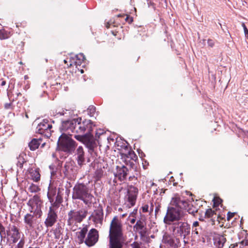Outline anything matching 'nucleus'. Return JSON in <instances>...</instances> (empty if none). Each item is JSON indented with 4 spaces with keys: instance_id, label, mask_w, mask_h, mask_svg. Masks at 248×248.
I'll use <instances>...</instances> for the list:
<instances>
[{
    "instance_id": "nucleus-7",
    "label": "nucleus",
    "mask_w": 248,
    "mask_h": 248,
    "mask_svg": "<svg viewBox=\"0 0 248 248\" xmlns=\"http://www.w3.org/2000/svg\"><path fill=\"white\" fill-rule=\"evenodd\" d=\"M170 204L178 206L180 208L186 210L187 212L193 216L198 212L196 208L193 206L190 202L185 199L184 197H180L178 194H175L172 198Z\"/></svg>"
},
{
    "instance_id": "nucleus-34",
    "label": "nucleus",
    "mask_w": 248,
    "mask_h": 248,
    "mask_svg": "<svg viewBox=\"0 0 248 248\" xmlns=\"http://www.w3.org/2000/svg\"><path fill=\"white\" fill-rule=\"evenodd\" d=\"M25 238L23 236L19 241V242L15 246L13 247L12 248H23L24 246L25 245Z\"/></svg>"
},
{
    "instance_id": "nucleus-8",
    "label": "nucleus",
    "mask_w": 248,
    "mask_h": 248,
    "mask_svg": "<svg viewBox=\"0 0 248 248\" xmlns=\"http://www.w3.org/2000/svg\"><path fill=\"white\" fill-rule=\"evenodd\" d=\"M60 150L65 152H70L75 149L76 142L66 134L63 133L59 137L57 142Z\"/></svg>"
},
{
    "instance_id": "nucleus-59",
    "label": "nucleus",
    "mask_w": 248,
    "mask_h": 248,
    "mask_svg": "<svg viewBox=\"0 0 248 248\" xmlns=\"http://www.w3.org/2000/svg\"><path fill=\"white\" fill-rule=\"evenodd\" d=\"M151 212H152L153 211V205H152L150 208Z\"/></svg>"
},
{
    "instance_id": "nucleus-9",
    "label": "nucleus",
    "mask_w": 248,
    "mask_h": 248,
    "mask_svg": "<svg viewBox=\"0 0 248 248\" xmlns=\"http://www.w3.org/2000/svg\"><path fill=\"white\" fill-rule=\"evenodd\" d=\"M42 202L40 197L37 195L30 199L27 202V205L30 207L29 209L30 212L32 213L35 216H38V217H41L42 215Z\"/></svg>"
},
{
    "instance_id": "nucleus-33",
    "label": "nucleus",
    "mask_w": 248,
    "mask_h": 248,
    "mask_svg": "<svg viewBox=\"0 0 248 248\" xmlns=\"http://www.w3.org/2000/svg\"><path fill=\"white\" fill-rule=\"evenodd\" d=\"M54 234L55 235V238L56 239H59L62 234L61 228L60 227H58L53 230Z\"/></svg>"
},
{
    "instance_id": "nucleus-22",
    "label": "nucleus",
    "mask_w": 248,
    "mask_h": 248,
    "mask_svg": "<svg viewBox=\"0 0 248 248\" xmlns=\"http://www.w3.org/2000/svg\"><path fill=\"white\" fill-rule=\"evenodd\" d=\"M88 231V227L87 225L83 226V228L80 229L79 231L76 232L78 242L79 243H82L85 241V238L87 232Z\"/></svg>"
},
{
    "instance_id": "nucleus-32",
    "label": "nucleus",
    "mask_w": 248,
    "mask_h": 248,
    "mask_svg": "<svg viewBox=\"0 0 248 248\" xmlns=\"http://www.w3.org/2000/svg\"><path fill=\"white\" fill-rule=\"evenodd\" d=\"M39 187L36 185L31 184L28 188V190L31 193H35L39 191Z\"/></svg>"
},
{
    "instance_id": "nucleus-63",
    "label": "nucleus",
    "mask_w": 248,
    "mask_h": 248,
    "mask_svg": "<svg viewBox=\"0 0 248 248\" xmlns=\"http://www.w3.org/2000/svg\"><path fill=\"white\" fill-rule=\"evenodd\" d=\"M81 73H83V70H81Z\"/></svg>"
},
{
    "instance_id": "nucleus-31",
    "label": "nucleus",
    "mask_w": 248,
    "mask_h": 248,
    "mask_svg": "<svg viewBox=\"0 0 248 248\" xmlns=\"http://www.w3.org/2000/svg\"><path fill=\"white\" fill-rule=\"evenodd\" d=\"M82 62L83 61H80L79 60H77L75 58H72L70 59V65H75L76 66L78 65L80 66L82 64Z\"/></svg>"
},
{
    "instance_id": "nucleus-49",
    "label": "nucleus",
    "mask_w": 248,
    "mask_h": 248,
    "mask_svg": "<svg viewBox=\"0 0 248 248\" xmlns=\"http://www.w3.org/2000/svg\"><path fill=\"white\" fill-rule=\"evenodd\" d=\"M11 106V103H6L4 105V107L6 109H9L10 108Z\"/></svg>"
},
{
    "instance_id": "nucleus-29",
    "label": "nucleus",
    "mask_w": 248,
    "mask_h": 248,
    "mask_svg": "<svg viewBox=\"0 0 248 248\" xmlns=\"http://www.w3.org/2000/svg\"><path fill=\"white\" fill-rule=\"evenodd\" d=\"M192 233L194 237L200 238V235L202 233V229L201 227L195 228L192 229Z\"/></svg>"
},
{
    "instance_id": "nucleus-6",
    "label": "nucleus",
    "mask_w": 248,
    "mask_h": 248,
    "mask_svg": "<svg viewBox=\"0 0 248 248\" xmlns=\"http://www.w3.org/2000/svg\"><path fill=\"white\" fill-rule=\"evenodd\" d=\"M73 134L78 135H84L92 133L95 125L90 120H85L81 122V118L75 119Z\"/></svg>"
},
{
    "instance_id": "nucleus-26",
    "label": "nucleus",
    "mask_w": 248,
    "mask_h": 248,
    "mask_svg": "<svg viewBox=\"0 0 248 248\" xmlns=\"http://www.w3.org/2000/svg\"><path fill=\"white\" fill-rule=\"evenodd\" d=\"M31 178L34 182H38L40 180V174L38 169H31L30 170Z\"/></svg>"
},
{
    "instance_id": "nucleus-40",
    "label": "nucleus",
    "mask_w": 248,
    "mask_h": 248,
    "mask_svg": "<svg viewBox=\"0 0 248 248\" xmlns=\"http://www.w3.org/2000/svg\"><path fill=\"white\" fill-rule=\"evenodd\" d=\"M95 135L96 137H98V138H100V136L104 137V138H106L105 134L104 133L103 130L101 129L97 130L96 132ZM106 139L108 140V137H107Z\"/></svg>"
},
{
    "instance_id": "nucleus-50",
    "label": "nucleus",
    "mask_w": 248,
    "mask_h": 248,
    "mask_svg": "<svg viewBox=\"0 0 248 248\" xmlns=\"http://www.w3.org/2000/svg\"><path fill=\"white\" fill-rule=\"evenodd\" d=\"M244 31L245 35L247 39H248V29H246L244 30Z\"/></svg>"
},
{
    "instance_id": "nucleus-45",
    "label": "nucleus",
    "mask_w": 248,
    "mask_h": 248,
    "mask_svg": "<svg viewBox=\"0 0 248 248\" xmlns=\"http://www.w3.org/2000/svg\"><path fill=\"white\" fill-rule=\"evenodd\" d=\"M149 206L147 204H145L141 207L142 211L143 213H146L148 211Z\"/></svg>"
},
{
    "instance_id": "nucleus-43",
    "label": "nucleus",
    "mask_w": 248,
    "mask_h": 248,
    "mask_svg": "<svg viewBox=\"0 0 248 248\" xmlns=\"http://www.w3.org/2000/svg\"><path fill=\"white\" fill-rule=\"evenodd\" d=\"M207 44L209 46L213 47L215 45V42L214 40L209 39L207 40Z\"/></svg>"
},
{
    "instance_id": "nucleus-15",
    "label": "nucleus",
    "mask_w": 248,
    "mask_h": 248,
    "mask_svg": "<svg viewBox=\"0 0 248 248\" xmlns=\"http://www.w3.org/2000/svg\"><path fill=\"white\" fill-rule=\"evenodd\" d=\"M128 172V170L126 167L124 165L117 166L116 171L114 173L115 179L114 182L116 183L115 179H118L120 181H123L126 180Z\"/></svg>"
},
{
    "instance_id": "nucleus-37",
    "label": "nucleus",
    "mask_w": 248,
    "mask_h": 248,
    "mask_svg": "<svg viewBox=\"0 0 248 248\" xmlns=\"http://www.w3.org/2000/svg\"><path fill=\"white\" fill-rule=\"evenodd\" d=\"M87 111L90 116H93L95 112V107L93 106H90L88 108Z\"/></svg>"
},
{
    "instance_id": "nucleus-39",
    "label": "nucleus",
    "mask_w": 248,
    "mask_h": 248,
    "mask_svg": "<svg viewBox=\"0 0 248 248\" xmlns=\"http://www.w3.org/2000/svg\"><path fill=\"white\" fill-rule=\"evenodd\" d=\"M131 247L132 248H144L141 243L138 242H133L131 244Z\"/></svg>"
},
{
    "instance_id": "nucleus-13",
    "label": "nucleus",
    "mask_w": 248,
    "mask_h": 248,
    "mask_svg": "<svg viewBox=\"0 0 248 248\" xmlns=\"http://www.w3.org/2000/svg\"><path fill=\"white\" fill-rule=\"evenodd\" d=\"M37 216L31 213H28L25 215L24 222L26 230L28 232H32L38 224V221Z\"/></svg>"
},
{
    "instance_id": "nucleus-12",
    "label": "nucleus",
    "mask_w": 248,
    "mask_h": 248,
    "mask_svg": "<svg viewBox=\"0 0 248 248\" xmlns=\"http://www.w3.org/2000/svg\"><path fill=\"white\" fill-rule=\"evenodd\" d=\"M139 189L137 187L132 185L128 186L125 198L129 207L134 206L135 205Z\"/></svg>"
},
{
    "instance_id": "nucleus-16",
    "label": "nucleus",
    "mask_w": 248,
    "mask_h": 248,
    "mask_svg": "<svg viewBox=\"0 0 248 248\" xmlns=\"http://www.w3.org/2000/svg\"><path fill=\"white\" fill-rule=\"evenodd\" d=\"M98 240V233L95 229H91L85 239L84 242L89 247H92L95 245Z\"/></svg>"
},
{
    "instance_id": "nucleus-60",
    "label": "nucleus",
    "mask_w": 248,
    "mask_h": 248,
    "mask_svg": "<svg viewBox=\"0 0 248 248\" xmlns=\"http://www.w3.org/2000/svg\"><path fill=\"white\" fill-rule=\"evenodd\" d=\"M21 93H17V95L18 96L19 95H21Z\"/></svg>"
},
{
    "instance_id": "nucleus-2",
    "label": "nucleus",
    "mask_w": 248,
    "mask_h": 248,
    "mask_svg": "<svg viewBox=\"0 0 248 248\" xmlns=\"http://www.w3.org/2000/svg\"><path fill=\"white\" fill-rule=\"evenodd\" d=\"M72 198L74 200H80L86 205H89L93 202L94 197L89 192V189L85 184L78 183L73 189Z\"/></svg>"
},
{
    "instance_id": "nucleus-18",
    "label": "nucleus",
    "mask_w": 248,
    "mask_h": 248,
    "mask_svg": "<svg viewBox=\"0 0 248 248\" xmlns=\"http://www.w3.org/2000/svg\"><path fill=\"white\" fill-rule=\"evenodd\" d=\"M7 234L10 236L13 243H16L20 238L19 230L15 225L9 227Z\"/></svg>"
},
{
    "instance_id": "nucleus-1",
    "label": "nucleus",
    "mask_w": 248,
    "mask_h": 248,
    "mask_svg": "<svg viewBox=\"0 0 248 248\" xmlns=\"http://www.w3.org/2000/svg\"><path fill=\"white\" fill-rule=\"evenodd\" d=\"M122 221L117 216L112 219L109 230V248H123L125 241Z\"/></svg>"
},
{
    "instance_id": "nucleus-61",
    "label": "nucleus",
    "mask_w": 248,
    "mask_h": 248,
    "mask_svg": "<svg viewBox=\"0 0 248 248\" xmlns=\"http://www.w3.org/2000/svg\"><path fill=\"white\" fill-rule=\"evenodd\" d=\"M154 185H155V183H153L152 184V186H154Z\"/></svg>"
},
{
    "instance_id": "nucleus-64",
    "label": "nucleus",
    "mask_w": 248,
    "mask_h": 248,
    "mask_svg": "<svg viewBox=\"0 0 248 248\" xmlns=\"http://www.w3.org/2000/svg\"><path fill=\"white\" fill-rule=\"evenodd\" d=\"M125 214H123L122 216H123V217H125Z\"/></svg>"
},
{
    "instance_id": "nucleus-36",
    "label": "nucleus",
    "mask_w": 248,
    "mask_h": 248,
    "mask_svg": "<svg viewBox=\"0 0 248 248\" xmlns=\"http://www.w3.org/2000/svg\"><path fill=\"white\" fill-rule=\"evenodd\" d=\"M216 214L215 211H213L212 209L209 208L205 212V216L207 217H213L214 215H215Z\"/></svg>"
},
{
    "instance_id": "nucleus-62",
    "label": "nucleus",
    "mask_w": 248,
    "mask_h": 248,
    "mask_svg": "<svg viewBox=\"0 0 248 248\" xmlns=\"http://www.w3.org/2000/svg\"><path fill=\"white\" fill-rule=\"evenodd\" d=\"M106 27H107V28H109V26H108V25H106Z\"/></svg>"
},
{
    "instance_id": "nucleus-42",
    "label": "nucleus",
    "mask_w": 248,
    "mask_h": 248,
    "mask_svg": "<svg viewBox=\"0 0 248 248\" xmlns=\"http://www.w3.org/2000/svg\"><path fill=\"white\" fill-rule=\"evenodd\" d=\"M56 191H54L52 190L49 189L47 192V196L49 199L50 200L52 197L55 195Z\"/></svg>"
},
{
    "instance_id": "nucleus-25",
    "label": "nucleus",
    "mask_w": 248,
    "mask_h": 248,
    "mask_svg": "<svg viewBox=\"0 0 248 248\" xmlns=\"http://www.w3.org/2000/svg\"><path fill=\"white\" fill-rule=\"evenodd\" d=\"M42 140L41 138L33 139L29 143V146L31 151H34L37 149L41 144Z\"/></svg>"
},
{
    "instance_id": "nucleus-3",
    "label": "nucleus",
    "mask_w": 248,
    "mask_h": 248,
    "mask_svg": "<svg viewBox=\"0 0 248 248\" xmlns=\"http://www.w3.org/2000/svg\"><path fill=\"white\" fill-rule=\"evenodd\" d=\"M87 211L84 209L79 210H71L67 214L66 219L67 225L72 231H76L78 227V223H80L86 217Z\"/></svg>"
},
{
    "instance_id": "nucleus-44",
    "label": "nucleus",
    "mask_w": 248,
    "mask_h": 248,
    "mask_svg": "<svg viewBox=\"0 0 248 248\" xmlns=\"http://www.w3.org/2000/svg\"><path fill=\"white\" fill-rule=\"evenodd\" d=\"M129 155H130V157L134 160H136L137 158V156L134 152H130Z\"/></svg>"
},
{
    "instance_id": "nucleus-52",
    "label": "nucleus",
    "mask_w": 248,
    "mask_h": 248,
    "mask_svg": "<svg viewBox=\"0 0 248 248\" xmlns=\"http://www.w3.org/2000/svg\"><path fill=\"white\" fill-rule=\"evenodd\" d=\"M159 208H160V206L159 205H158L157 206H156L155 209V214H156L157 213H158V212L159 210Z\"/></svg>"
},
{
    "instance_id": "nucleus-27",
    "label": "nucleus",
    "mask_w": 248,
    "mask_h": 248,
    "mask_svg": "<svg viewBox=\"0 0 248 248\" xmlns=\"http://www.w3.org/2000/svg\"><path fill=\"white\" fill-rule=\"evenodd\" d=\"M239 246V248H242L245 246H248V234H246L244 239L239 243L234 245V247Z\"/></svg>"
},
{
    "instance_id": "nucleus-48",
    "label": "nucleus",
    "mask_w": 248,
    "mask_h": 248,
    "mask_svg": "<svg viewBox=\"0 0 248 248\" xmlns=\"http://www.w3.org/2000/svg\"><path fill=\"white\" fill-rule=\"evenodd\" d=\"M125 20L127 22H128L129 23H131L133 21V19L132 17H129L128 16H126V18H125Z\"/></svg>"
},
{
    "instance_id": "nucleus-23",
    "label": "nucleus",
    "mask_w": 248,
    "mask_h": 248,
    "mask_svg": "<svg viewBox=\"0 0 248 248\" xmlns=\"http://www.w3.org/2000/svg\"><path fill=\"white\" fill-rule=\"evenodd\" d=\"M214 244L218 248H223L226 242V239L223 235L217 234L214 238Z\"/></svg>"
},
{
    "instance_id": "nucleus-10",
    "label": "nucleus",
    "mask_w": 248,
    "mask_h": 248,
    "mask_svg": "<svg viewBox=\"0 0 248 248\" xmlns=\"http://www.w3.org/2000/svg\"><path fill=\"white\" fill-rule=\"evenodd\" d=\"M74 137L77 140L83 142L90 153L93 152L94 148L97 147L96 142L91 133L84 135H75Z\"/></svg>"
},
{
    "instance_id": "nucleus-46",
    "label": "nucleus",
    "mask_w": 248,
    "mask_h": 248,
    "mask_svg": "<svg viewBox=\"0 0 248 248\" xmlns=\"http://www.w3.org/2000/svg\"><path fill=\"white\" fill-rule=\"evenodd\" d=\"M199 227H200L199 226V222L197 221H194L192 224V229H194L195 228H199Z\"/></svg>"
},
{
    "instance_id": "nucleus-51",
    "label": "nucleus",
    "mask_w": 248,
    "mask_h": 248,
    "mask_svg": "<svg viewBox=\"0 0 248 248\" xmlns=\"http://www.w3.org/2000/svg\"><path fill=\"white\" fill-rule=\"evenodd\" d=\"M6 81L4 80H2L1 81H0V86H4L6 85Z\"/></svg>"
},
{
    "instance_id": "nucleus-58",
    "label": "nucleus",
    "mask_w": 248,
    "mask_h": 248,
    "mask_svg": "<svg viewBox=\"0 0 248 248\" xmlns=\"http://www.w3.org/2000/svg\"><path fill=\"white\" fill-rule=\"evenodd\" d=\"M97 173H98V175H97V176H98V177H100V174L101 175V170H100V171H98Z\"/></svg>"
},
{
    "instance_id": "nucleus-53",
    "label": "nucleus",
    "mask_w": 248,
    "mask_h": 248,
    "mask_svg": "<svg viewBox=\"0 0 248 248\" xmlns=\"http://www.w3.org/2000/svg\"><path fill=\"white\" fill-rule=\"evenodd\" d=\"M136 221V219L135 218H132L131 220H130V222L132 224H134Z\"/></svg>"
},
{
    "instance_id": "nucleus-19",
    "label": "nucleus",
    "mask_w": 248,
    "mask_h": 248,
    "mask_svg": "<svg viewBox=\"0 0 248 248\" xmlns=\"http://www.w3.org/2000/svg\"><path fill=\"white\" fill-rule=\"evenodd\" d=\"M103 210L102 207H98L97 209L94 210L92 217L93 220L95 224H102L103 219Z\"/></svg>"
},
{
    "instance_id": "nucleus-24",
    "label": "nucleus",
    "mask_w": 248,
    "mask_h": 248,
    "mask_svg": "<svg viewBox=\"0 0 248 248\" xmlns=\"http://www.w3.org/2000/svg\"><path fill=\"white\" fill-rule=\"evenodd\" d=\"M134 229L141 235H143L145 232L146 228L145 227V223L143 221L139 220L134 226Z\"/></svg>"
},
{
    "instance_id": "nucleus-20",
    "label": "nucleus",
    "mask_w": 248,
    "mask_h": 248,
    "mask_svg": "<svg viewBox=\"0 0 248 248\" xmlns=\"http://www.w3.org/2000/svg\"><path fill=\"white\" fill-rule=\"evenodd\" d=\"M77 160L78 164L80 167L85 164L86 158L82 147L79 146L77 150Z\"/></svg>"
},
{
    "instance_id": "nucleus-54",
    "label": "nucleus",
    "mask_w": 248,
    "mask_h": 248,
    "mask_svg": "<svg viewBox=\"0 0 248 248\" xmlns=\"http://www.w3.org/2000/svg\"><path fill=\"white\" fill-rule=\"evenodd\" d=\"M242 27H243V28L244 29V30L246 29H247L246 26V25H245V24L244 23H242Z\"/></svg>"
},
{
    "instance_id": "nucleus-57",
    "label": "nucleus",
    "mask_w": 248,
    "mask_h": 248,
    "mask_svg": "<svg viewBox=\"0 0 248 248\" xmlns=\"http://www.w3.org/2000/svg\"><path fill=\"white\" fill-rule=\"evenodd\" d=\"M45 144H46V143H45V142H44V143H41V148H43V147L45 146Z\"/></svg>"
},
{
    "instance_id": "nucleus-56",
    "label": "nucleus",
    "mask_w": 248,
    "mask_h": 248,
    "mask_svg": "<svg viewBox=\"0 0 248 248\" xmlns=\"http://www.w3.org/2000/svg\"><path fill=\"white\" fill-rule=\"evenodd\" d=\"M9 88V86H8V87L6 89V91H7V95H9V92H10V90L8 89Z\"/></svg>"
},
{
    "instance_id": "nucleus-21",
    "label": "nucleus",
    "mask_w": 248,
    "mask_h": 248,
    "mask_svg": "<svg viewBox=\"0 0 248 248\" xmlns=\"http://www.w3.org/2000/svg\"><path fill=\"white\" fill-rule=\"evenodd\" d=\"M62 167V162L56 159L55 162L49 166V168L51 170V176L54 177L57 173H61V170Z\"/></svg>"
},
{
    "instance_id": "nucleus-47",
    "label": "nucleus",
    "mask_w": 248,
    "mask_h": 248,
    "mask_svg": "<svg viewBox=\"0 0 248 248\" xmlns=\"http://www.w3.org/2000/svg\"><path fill=\"white\" fill-rule=\"evenodd\" d=\"M234 215V213L228 212L227 214V219L230 220L231 218H232Z\"/></svg>"
},
{
    "instance_id": "nucleus-55",
    "label": "nucleus",
    "mask_w": 248,
    "mask_h": 248,
    "mask_svg": "<svg viewBox=\"0 0 248 248\" xmlns=\"http://www.w3.org/2000/svg\"><path fill=\"white\" fill-rule=\"evenodd\" d=\"M66 167H67V166L66 165H65L64 166V168L65 169V170L64 171V173L65 175H67V170H66Z\"/></svg>"
},
{
    "instance_id": "nucleus-41",
    "label": "nucleus",
    "mask_w": 248,
    "mask_h": 248,
    "mask_svg": "<svg viewBox=\"0 0 248 248\" xmlns=\"http://www.w3.org/2000/svg\"><path fill=\"white\" fill-rule=\"evenodd\" d=\"M74 58L77 60H79L83 62L85 60V56L82 53H79L76 55Z\"/></svg>"
},
{
    "instance_id": "nucleus-38",
    "label": "nucleus",
    "mask_w": 248,
    "mask_h": 248,
    "mask_svg": "<svg viewBox=\"0 0 248 248\" xmlns=\"http://www.w3.org/2000/svg\"><path fill=\"white\" fill-rule=\"evenodd\" d=\"M5 235V229L3 225L1 224H0V236L2 239L4 237Z\"/></svg>"
},
{
    "instance_id": "nucleus-14",
    "label": "nucleus",
    "mask_w": 248,
    "mask_h": 248,
    "mask_svg": "<svg viewBox=\"0 0 248 248\" xmlns=\"http://www.w3.org/2000/svg\"><path fill=\"white\" fill-rule=\"evenodd\" d=\"M57 209L54 206L49 207L47 217L44 222L46 227H51L56 222L58 218Z\"/></svg>"
},
{
    "instance_id": "nucleus-17",
    "label": "nucleus",
    "mask_w": 248,
    "mask_h": 248,
    "mask_svg": "<svg viewBox=\"0 0 248 248\" xmlns=\"http://www.w3.org/2000/svg\"><path fill=\"white\" fill-rule=\"evenodd\" d=\"M75 119L69 120L62 122L61 130L66 134L72 135L74 132V122Z\"/></svg>"
},
{
    "instance_id": "nucleus-30",
    "label": "nucleus",
    "mask_w": 248,
    "mask_h": 248,
    "mask_svg": "<svg viewBox=\"0 0 248 248\" xmlns=\"http://www.w3.org/2000/svg\"><path fill=\"white\" fill-rule=\"evenodd\" d=\"M10 36V32L4 30H0V39L3 40L7 39Z\"/></svg>"
},
{
    "instance_id": "nucleus-5",
    "label": "nucleus",
    "mask_w": 248,
    "mask_h": 248,
    "mask_svg": "<svg viewBox=\"0 0 248 248\" xmlns=\"http://www.w3.org/2000/svg\"><path fill=\"white\" fill-rule=\"evenodd\" d=\"M170 230L172 234L176 237H181L185 239L190 234V225L185 221L181 220L175 222L170 225Z\"/></svg>"
},
{
    "instance_id": "nucleus-11",
    "label": "nucleus",
    "mask_w": 248,
    "mask_h": 248,
    "mask_svg": "<svg viewBox=\"0 0 248 248\" xmlns=\"http://www.w3.org/2000/svg\"><path fill=\"white\" fill-rule=\"evenodd\" d=\"M52 125L47 119H44L36 127V132L48 138L51 135Z\"/></svg>"
},
{
    "instance_id": "nucleus-4",
    "label": "nucleus",
    "mask_w": 248,
    "mask_h": 248,
    "mask_svg": "<svg viewBox=\"0 0 248 248\" xmlns=\"http://www.w3.org/2000/svg\"><path fill=\"white\" fill-rule=\"evenodd\" d=\"M168 207L163 221L167 225H171L175 222L182 220L184 217V213L182 209L175 205Z\"/></svg>"
},
{
    "instance_id": "nucleus-35",
    "label": "nucleus",
    "mask_w": 248,
    "mask_h": 248,
    "mask_svg": "<svg viewBox=\"0 0 248 248\" xmlns=\"http://www.w3.org/2000/svg\"><path fill=\"white\" fill-rule=\"evenodd\" d=\"M166 242V243L168 245H169L171 248H177V245H176L175 242H174V240L173 239L170 238Z\"/></svg>"
},
{
    "instance_id": "nucleus-28",
    "label": "nucleus",
    "mask_w": 248,
    "mask_h": 248,
    "mask_svg": "<svg viewBox=\"0 0 248 248\" xmlns=\"http://www.w3.org/2000/svg\"><path fill=\"white\" fill-rule=\"evenodd\" d=\"M25 155L24 154H20L18 157H17V165L20 168H22L23 164H24V162H25V160L24 158V156Z\"/></svg>"
}]
</instances>
